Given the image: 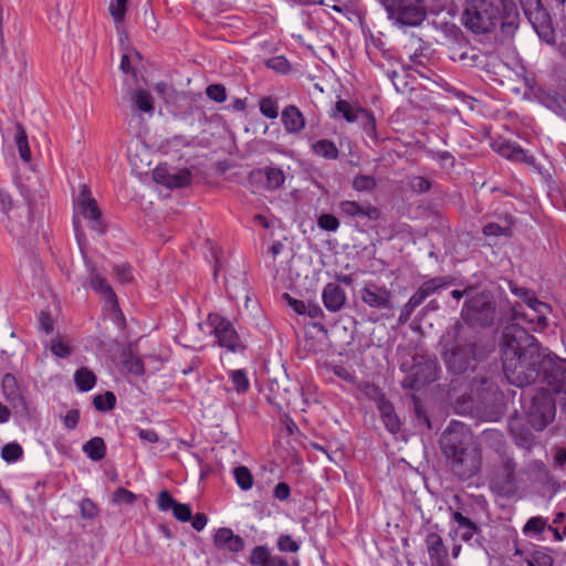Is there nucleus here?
<instances>
[{"label":"nucleus","instance_id":"nucleus-28","mask_svg":"<svg viewBox=\"0 0 566 566\" xmlns=\"http://www.w3.org/2000/svg\"><path fill=\"white\" fill-rule=\"evenodd\" d=\"M509 426L515 443L521 448L530 450L535 439L532 431L518 418L512 419Z\"/></svg>","mask_w":566,"mask_h":566},{"label":"nucleus","instance_id":"nucleus-50","mask_svg":"<svg viewBox=\"0 0 566 566\" xmlns=\"http://www.w3.org/2000/svg\"><path fill=\"white\" fill-rule=\"evenodd\" d=\"M546 527V520L543 518L542 516H535V517H532L530 518L524 528H523V532L524 534H535V535H539L544 532Z\"/></svg>","mask_w":566,"mask_h":566},{"label":"nucleus","instance_id":"nucleus-61","mask_svg":"<svg viewBox=\"0 0 566 566\" xmlns=\"http://www.w3.org/2000/svg\"><path fill=\"white\" fill-rule=\"evenodd\" d=\"M51 352L53 355L61 358H66L72 354L71 347L59 339H53L51 342Z\"/></svg>","mask_w":566,"mask_h":566},{"label":"nucleus","instance_id":"nucleus-32","mask_svg":"<svg viewBox=\"0 0 566 566\" xmlns=\"http://www.w3.org/2000/svg\"><path fill=\"white\" fill-rule=\"evenodd\" d=\"M543 104L554 113L566 117V92H549L543 95Z\"/></svg>","mask_w":566,"mask_h":566},{"label":"nucleus","instance_id":"nucleus-9","mask_svg":"<svg viewBox=\"0 0 566 566\" xmlns=\"http://www.w3.org/2000/svg\"><path fill=\"white\" fill-rule=\"evenodd\" d=\"M555 413V399L551 391L541 389L532 398L527 410V420L536 431H542L554 420Z\"/></svg>","mask_w":566,"mask_h":566},{"label":"nucleus","instance_id":"nucleus-1","mask_svg":"<svg viewBox=\"0 0 566 566\" xmlns=\"http://www.w3.org/2000/svg\"><path fill=\"white\" fill-rule=\"evenodd\" d=\"M546 349L520 324L506 325L501 336V359L507 381L516 387L535 382L542 375Z\"/></svg>","mask_w":566,"mask_h":566},{"label":"nucleus","instance_id":"nucleus-55","mask_svg":"<svg viewBox=\"0 0 566 566\" xmlns=\"http://www.w3.org/2000/svg\"><path fill=\"white\" fill-rule=\"evenodd\" d=\"M171 511L176 520L182 523L191 521L192 512L189 505L177 502Z\"/></svg>","mask_w":566,"mask_h":566},{"label":"nucleus","instance_id":"nucleus-34","mask_svg":"<svg viewBox=\"0 0 566 566\" xmlns=\"http://www.w3.org/2000/svg\"><path fill=\"white\" fill-rule=\"evenodd\" d=\"M83 452L93 461H101L106 453V446L101 437H94L83 444Z\"/></svg>","mask_w":566,"mask_h":566},{"label":"nucleus","instance_id":"nucleus-8","mask_svg":"<svg viewBox=\"0 0 566 566\" xmlns=\"http://www.w3.org/2000/svg\"><path fill=\"white\" fill-rule=\"evenodd\" d=\"M454 281V277L451 275L436 276L424 281L402 306L398 317L399 324H406L415 310L420 306L427 297L453 285Z\"/></svg>","mask_w":566,"mask_h":566},{"label":"nucleus","instance_id":"nucleus-47","mask_svg":"<svg viewBox=\"0 0 566 566\" xmlns=\"http://www.w3.org/2000/svg\"><path fill=\"white\" fill-rule=\"evenodd\" d=\"M530 473L541 483H548L551 480L549 471L542 461H532L527 467Z\"/></svg>","mask_w":566,"mask_h":566},{"label":"nucleus","instance_id":"nucleus-29","mask_svg":"<svg viewBox=\"0 0 566 566\" xmlns=\"http://www.w3.org/2000/svg\"><path fill=\"white\" fill-rule=\"evenodd\" d=\"M281 118L287 133H298L305 126L303 114L294 105L286 106L282 112Z\"/></svg>","mask_w":566,"mask_h":566},{"label":"nucleus","instance_id":"nucleus-45","mask_svg":"<svg viewBox=\"0 0 566 566\" xmlns=\"http://www.w3.org/2000/svg\"><path fill=\"white\" fill-rule=\"evenodd\" d=\"M237 484L244 491H248L253 485V476L247 467L240 465L233 470Z\"/></svg>","mask_w":566,"mask_h":566},{"label":"nucleus","instance_id":"nucleus-33","mask_svg":"<svg viewBox=\"0 0 566 566\" xmlns=\"http://www.w3.org/2000/svg\"><path fill=\"white\" fill-rule=\"evenodd\" d=\"M527 566H554L555 559L552 556V551L545 547L534 549L525 558Z\"/></svg>","mask_w":566,"mask_h":566},{"label":"nucleus","instance_id":"nucleus-20","mask_svg":"<svg viewBox=\"0 0 566 566\" xmlns=\"http://www.w3.org/2000/svg\"><path fill=\"white\" fill-rule=\"evenodd\" d=\"M426 546L432 566H449L448 549L438 533H428L426 536Z\"/></svg>","mask_w":566,"mask_h":566},{"label":"nucleus","instance_id":"nucleus-54","mask_svg":"<svg viewBox=\"0 0 566 566\" xmlns=\"http://www.w3.org/2000/svg\"><path fill=\"white\" fill-rule=\"evenodd\" d=\"M207 96L217 102L222 103L227 98L226 87L222 84H211L206 90Z\"/></svg>","mask_w":566,"mask_h":566},{"label":"nucleus","instance_id":"nucleus-31","mask_svg":"<svg viewBox=\"0 0 566 566\" xmlns=\"http://www.w3.org/2000/svg\"><path fill=\"white\" fill-rule=\"evenodd\" d=\"M130 94L132 107L134 111L147 113L149 115L154 112V103L151 94L143 88L133 91Z\"/></svg>","mask_w":566,"mask_h":566},{"label":"nucleus","instance_id":"nucleus-17","mask_svg":"<svg viewBox=\"0 0 566 566\" xmlns=\"http://www.w3.org/2000/svg\"><path fill=\"white\" fill-rule=\"evenodd\" d=\"M90 277L92 289L104 297L106 304L109 306V310L114 313L115 318L120 322L124 328L125 317L119 308L117 296L111 285L102 275L95 272V270L91 272Z\"/></svg>","mask_w":566,"mask_h":566},{"label":"nucleus","instance_id":"nucleus-53","mask_svg":"<svg viewBox=\"0 0 566 566\" xmlns=\"http://www.w3.org/2000/svg\"><path fill=\"white\" fill-rule=\"evenodd\" d=\"M353 187L357 191L371 190L376 187V180L371 176L358 175L353 180Z\"/></svg>","mask_w":566,"mask_h":566},{"label":"nucleus","instance_id":"nucleus-56","mask_svg":"<svg viewBox=\"0 0 566 566\" xmlns=\"http://www.w3.org/2000/svg\"><path fill=\"white\" fill-rule=\"evenodd\" d=\"M317 224L321 229L326 231H336L339 227L338 219L329 213H323L317 219Z\"/></svg>","mask_w":566,"mask_h":566},{"label":"nucleus","instance_id":"nucleus-26","mask_svg":"<svg viewBox=\"0 0 566 566\" xmlns=\"http://www.w3.org/2000/svg\"><path fill=\"white\" fill-rule=\"evenodd\" d=\"M342 213L348 217L366 218L368 220H377L379 210L370 203H358L356 201L345 200L339 203Z\"/></svg>","mask_w":566,"mask_h":566},{"label":"nucleus","instance_id":"nucleus-5","mask_svg":"<svg viewBox=\"0 0 566 566\" xmlns=\"http://www.w3.org/2000/svg\"><path fill=\"white\" fill-rule=\"evenodd\" d=\"M500 7L492 0H465L462 22L476 34L490 33L499 24Z\"/></svg>","mask_w":566,"mask_h":566},{"label":"nucleus","instance_id":"nucleus-38","mask_svg":"<svg viewBox=\"0 0 566 566\" xmlns=\"http://www.w3.org/2000/svg\"><path fill=\"white\" fill-rule=\"evenodd\" d=\"M74 381L78 390L88 391L96 382V376L86 367L77 369L74 374Z\"/></svg>","mask_w":566,"mask_h":566},{"label":"nucleus","instance_id":"nucleus-41","mask_svg":"<svg viewBox=\"0 0 566 566\" xmlns=\"http://www.w3.org/2000/svg\"><path fill=\"white\" fill-rule=\"evenodd\" d=\"M127 0H112L109 4V13L114 19L116 30L120 32L123 27Z\"/></svg>","mask_w":566,"mask_h":566},{"label":"nucleus","instance_id":"nucleus-6","mask_svg":"<svg viewBox=\"0 0 566 566\" xmlns=\"http://www.w3.org/2000/svg\"><path fill=\"white\" fill-rule=\"evenodd\" d=\"M460 316L470 326L490 327L496 318V303L490 292H480L467 298Z\"/></svg>","mask_w":566,"mask_h":566},{"label":"nucleus","instance_id":"nucleus-27","mask_svg":"<svg viewBox=\"0 0 566 566\" xmlns=\"http://www.w3.org/2000/svg\"><path fill=\"white\" fill-rule=\"evenodd\" d=\"M452 520L457 523L454 533L465 543H469L475 535L481 533V528L476 523L459 511H452Z\"/></svg>","mask_w":566,"mask_h":566},{"label":"nucleus","instance_id":"nucleus-40","mask_svg":"<svg viewBox=\"0 0 566 566\" xmlns=\"http://www.w3.org/2000/svg\"><path fill=\"white\" fill-rule=\"evenodd\" d=\"M122 361L125 368L132 374L143 375L145 373L142 359L134 355L130 349L122 352Z\"/></svg>","mask_w":566,"mask_h":566},{"label":"nucleus","instance_id":"nucleus-62","mask_svg":"<svg viewBox=\"0 0 566 566\" xmlns=\"http://www.w3.org/2000/svg\"><path fill=\"white\" fill-rule=\"evenodd\" d=\"M81 514L84 518H93L97 515L98 510L91 499L82 500L80 504Z\"/></svg>","mask_w":566,"mask_h":566},{"label":"nucleus","instance_id":"nucleus-30","mask_svg":"<svg viewBox=\"0 0 566 566\" xmlns=\"http://www.w3.org/2000/svg\"><path fill=\"white\" fill-rule=\"evenodd\" d=\"M496 151L511 160L523 161L527 164H534V157L527 155V153L516 143L502 142L497 145Z\"/></svg>","mask_w":566,"mask_h":566},{"label":"nucleus","instance_id":"nucleus-48","mask_svg":"<svg viewBox=\"0 0 566 566\" xmlns=\"http://www.w3.org/2000/svg\"><path fill=\"white\" fill-rule=\"evenodd\" d=\"M260 112L263 116L274 119L279 115V104L272 96L263 97L260 101Z\"/></svg>","mask_w":566,"mask_h":566},{"label":"nucleus","instance_id":"nucleus-52","mask_svg":"<svg viewBox=\"0 0 566 566\" xmlns=\"http://www.w3.org/2000/svg\"><path fill=\"white\" fill-rule=\"evenodd\" d=\"M276 545L281 552L285 553H296L300 549V544L287 534L280 535Z\"/></svg>","mask_w":566,"mask_h":566},{"label":"nucleus","instance_id":"nucleus-19","mask_svg":"<svg viewBox=\"0 0 566 566\" xmlns=\"http://www.w3.org/2000/svg\"><path fill=\"white\" fill-rule=\"evenodd\" d=\"M499 24L503 33L511 35L520 25V13L514 0H499Z\"/></svg>","mask_w":566,"mask_h":566},{"label":"nucleus","instance_id":"nucleus-36","mask_svg":"<svg viewBox=\"0 0 566 566\" xmlns=\"http://www.w3.org/2000/svg\"><path fill=\"white\" fill-rule=\"evenodd\" d=\"M312 150L315 155L325 159H337L339 150L336 145L329 139H319L312 145Z\"/></svg>","mask_w":566,"mask_h":566},{"label":"nucleus","instance_id":"nucleus-42","mask_svg":"<svg viewBox=\"0 0 566 566\" xmlns=\"http://www.w3.org/2000/svg\"><path fill=\"white\" fill-rule=\"evenodd\" d=\"M264 174L266 177L268 189L275 190L279 189L284 184L285 175L281 168L266 167L264 168Z\"/></svg>","mask_w":566,"mask_h":566},{"label":"nucleus","instance_id":"nucleus-49","mask_svg":"<svg viewBox=\"0 0 566 566\" xmlns=\"http://www.w3.org/2000/svg\"><path fill=\"white\" fill-rule=\"evenodd\" d=\"M230 378L233 382L234 389L238 392H245L250 387V382L247 373L243 369H237L230 371Z\"/></svg>","mask_w":566,"mask_h":566},{"label":"nucleus","instance_id":"nucleus-63","mask_svg":"<svg viewBox=\"0 0 566 566\" xmlns=\"http://www.w3.org/2000/svg\"><path fill=\"white\" fill-rule=\"evenodd\" d=\"M78 421H80V411L77 409L69 410L63 418L64 427L69 430L75 429Z\"/></svg>","mask_w":566,"mask_h":566},{"label":"nucleus","instance_id":"nucleus-46","mask_svg":"<svg viewBox=\"0 0 566 566\" xmlns=\"http://www.w3.org/2000/svg\"><path fill=\"white\" fill-rule=\"evenodd\" d=\"M23 455L22 447L17 442H10L3 446L1 450V458L8 462L12 463L20 460Z\"/></svg>","mask_w":566,"mask_h":566},{"label":"nucleus","instance_id":"nucleus-37","mask_svg":"<svg viewBox=\"0 0 566 566\" xmlns=\"http://www.w3.org/2000/svg\"><path fill=\"white\" fill-rule=\"evenodd\" d=\"M335 112L340 114L348 123H358L360 119V113L365 112V108H354L347 101L338 99L335 104Z\"/></svg>","mask_w":566,"mask_h":566},{"label":"nucleus","instance_id":"nucleus-22","mask_svg":"<svg viewBox=\"0 0 566 566\" xmlns=\"http://www.w3.org/2000/svg\"><path fill=\"white\" fill-rule=\"evenodd\" d=\"M249 563L252 566H291L287 558L274 555L268 546H255L249 556Z\"/></svg>","mask_w":566,"mask_h":566},{"label":"nucleus","instance_id":"nucleus-59","mask_svg":"<svg viewBox=\"0 0 566 566\" xmlns=\"http://www.w3.org/2000/svg\"><path fill=\"white\" fill-rule=\"evenodd\" d=\"M177 503V501L171 496L169 491L163 490L157 497V505L158 509L163 512H167L169 510H172L174 505Z\"/></svg>","mask_w":566,"mask_h":566},{"label":"nucleus","instance_id":"nucleus-57","mask_svg":"<svg viewBox=\"0 0 566 566\" xmlns=\"http://www.w3.org/2000/svg\"><path fill=\"white\" fill-rule=\"evenodd\" d=\"M265 65L279 73H286L290 70V63L284 56H273L266 60Z\"/></svg>","mask_w":566,"mask_h":566},{"label":"nucleus","instance_id":"nucleus-58","mask_svg":"<svg viewBox=\"0 0 566 566\" xmlns=\"http://www.w3.org/2000/svg\"><path fill=\"white\" fill-rule=\"evenodd\" d=\"M483 234L486 237H500V235H510L511 234V228L510 227H501L500 224L495 222H490L483 227L482 230Z\"/></svg>","mask_w":566,"mask_h":566},{"label":"nucleus","instance_id":"nucleus-18","mask_svg":"<svg viewBox=\"0 0 566 566\" xmlns=\"http://www.w3.org/2000/svg\"><path fill=\"white\" fill-rule=\"evenodd\" d=\"M153 178L157 184L169 189H178L188 186L192 176L188 169L175 170L166 166H159L154 170Z\"/></svg>","mask_w":566,"mask_h":566},{"label":"nucleus","instance_id":"nucleus-35","mask_svg":"<svg viewBox=\"0 0 566 566\" xmlns=\"http://www.w3.org/2000/svg\"><path fill=\"white\" fill-rule=\"evenodd\" d=\"M14 139L21 159L25 163H29L31 160L32 154L29 147L28 135L22 124L19 122H15Z\"/></svg>","mask_w":566,"mask_h":566},{"label":"nucleus","instance_id":"nucleus-12","mask_svg":"<svg viewBox=\"0 0 566 566\" xmlns=\"http://www.w3.org/2000/svg\"><path fill=\"white\" fill-rule=\"evenodd\" d=\"M516 464L511 458H503L500 469L491 479V486L501 495H513L517 489Z\"/></svg>","mask_w":566,"mask_h":566},{"label":"nucleus","instance_id":"nucleus-24","mask_svg":"<svg viewBox=\"0 0 566 566\" xmlns=\"http://www.w3.org/2000/svg\"><path fill=\"white\" fill-rule=\"evenodd\" d=\"M471 394L476 397L479 402L486 406L492 402L496 394V386L491 378L476 375L471 382Z\"/></svg>","mask_w":566,"mask_h":566},{"label":"nucleus","instance_id":"nucleus-64","mask_svg":"<svg viewBox=\"0 0 566 566\" xmlns=\"http://www.w3.org/2000/svg\"><path fill=\"white\" fill-rule=\"evenodd\" d=\"M282 297L287 302L289 306H291L296 314L305 315V302L296 300L287 293H284Z\"/></svg>","mask_w":566,"mask_h":566},{"label":"nucleus","instance_id":"nucleus-4","mask_svg":"<svg viewBox=\"0 0 566 566\" xmlns=\"http://www.w3.org/2000/svg\"><path fill=\"white\" fill-rule=\"evenodd\" d=\"M24 197V208L13 207L11 196L4 190L0 189V210L8 216L10 232L19 238L27 235H35V220L38 219L36 202L31 197L28 190H21Z\"/></svg>","mask_w":566,"mask_h":566},{"label":"nucleus","instance_id":"nucleus-3","mask_svg":"<svg viewBox=\"0 0 566 566\" xmlns=\"http://www.w3.org/2000/svg\"><path fill=\"white\" fill-rule=\"evenodd\" d=\"M441 346L443 361L448 370L455 375L473 370L490 353L479 336L460 323L442 338Z\"/></svg>","mask_w":566,"mask_h":566},{"label":"nucleus","instance_id":"nucleus-16","mask_svg":"<svg viewBox=\"0 0 566 566\" xmlns=\"http://www.w3.org/2000/svg\"><path fill=\"white\" fill-rule=\"evenodd\" d=\"M366 392L376 399L380 417L386 428L391 433L398 432L400 430V421L392 403L386 399L385 395L380 392L379 388L375 385H368Z\"/></svg>","mask_w":566,"mask_h":566},{"label":"nucleus","instance_id":"nucleus-51","mask_svg":"<svg viewBox=\"0 0 566 566\" xmlns=\"http://www.w3.org/2000/svg\"><path fill=\"white\" fill-rule=\"evenodd\" d=\"M137 496L132 491L125 489V488H118L113 493V502L115 504H127L132 505L136 501Z\"/></svg>","mask_w":566,"mask_h":566},{"label":"nucleus","instance_id":"nucleus-43","mask_svg":"<svg viewBox=\"0 0 566 566\" xmlns=\"http://www.w3.org/2000/svg\"><path fill=\"white\" fill-rule=\"evenodd\" d=\"M93 405L98 411H109L115 408L116 396L112 391H106L103 395H96L93 399Z\"/></svg>","mask_w":566,"mask_h":566},{"label":"nucleus","instance_id":"nucleus-23","mask_svg":"<svg viewBox=\"0 0 566 566\" xmlns=\"http://www.w3.org/2000/svg\"><path fill=\"white\" fill-rule=\"evenodd\" d=\"M325 308L332 313L339 312L346 303V292L337 283H327L322 292Z\"/></svg>","mask_w":566,"mask_h":566},{"label":"nucleus","instance_id":"nucleus-13","mask_svg":"<svg viewBox=\"0 0 566 566\" xmlns=\"http://www.w3.org/2000/svg\"><path fill=\"white\" fill-rule=\"evenodd\" d=\"M210 324L213 326V333L221 347L231 352L242 349L240 337L230 321L218 314L209 315Z\"/></svg>","mask_w":566,"mask_h":566},{"label":"nucleus","instance_id":"nucleus-2","mask_svg":"<svg viewBox=\"0 0 566 566\" xmlns=\"http://www.w3.org/2000/svg\"><path fill=\"white\" fill-rule=\"evenodd\" d=\"M439 444L448 469L457 479L467 481L480 473L482 452L468 426L451 421Z\"/></svg>","mask_w":566,"mask_h":566},{"label":"nucleus","instance_id":"nucleus-14","mask_svg":"<svg viewBox=\"0 0 566 566\" xmlns=\"http://www.w3.org/2000/svg\"><path fill=\"white\" fill-rule=\"evenodd\" d=\"M77 203L81 214L90 221L91 229L96 231L98 234L104 233L105 226L102 220L101 210L86 185L81 186Z\"/></svg>","mask_w":566,"mask_h":566},{"label":"nucleus","instance_id":"nucleus-44","mask_svg":"<svg viewBox=\"0 0 566 566\" xmlns=\"http://www.w3.org/2000/svg\"><path fill=\"white\" fill-rule=\"evenodd\" d=\"M360 119L358 123L361 125L364 132L368 137H370L373 140L377 142V132H376V119L371 112L365 109L364 113H360Z\"/></svg>","mask_w":566,"mask_h":566},{"label":"nucleus","instance_id":"nucleus-15","mask_svg":"<svg viewBox=\"0 0 566 566\" xmlns=\"http://www.w3.org/2000/svg\"><path fill=\"white\" fill-rule=\"evenodd\" d=\"M526 18L543 42L547 43L548 45L555 44L556 36L552 18L543 6L527 12Z\"/></svg>","mask_w":566,"mask_h":566},{"label":"nucleus","instance_id":"nucleus-10","mask_svg":"<svg viewBox=\"0 0 566 566\" xmlns=\"http://www.w3.org/2000/svg\"><path fill=\"white\" fill-rule=\"evenodd\" d=\"M541 377L555 394L566 392V359L546 349Z\"/></svg>","mask_w":566,"mask_h":566},{"label":"nucleus","instance_id":"nucleus-11","mask_svg":"<svg viewBox=\"0 0 566 566\" xmlns=\"http://www.w3.org/2000/svg\"><path fill=\"white\" fill-rule=\"evenodd\" d=\"M361 301L370 308L391 311L394 308V294L385 285L368 281L359 291Z\"/></svg>","mask_w":566,"mask_h":566},{"label":"nucleus","instance_id":"nucleus-7","mask_svg":"<svg viewBox=\"0 0 566 566\" xmlns=\"http://www.w3.org/2000/svg\"><path fill=\"white\" fill-rule=\"evenodd\" d=\"M388 19L398 28L419 27L427 18L423 0H379Z\"/></svg>","mask_w":566,"mask_h":566},{"label":"nucleus","instance_id":"nucleus-39","mask_svg":"<svg viewBox=\"0 0 566 566\" xmlns=\"http://www.w3.org/2000/svg\"><path fill=\"white\" fill-rule=\"evenodd\" d=\"M483 55L476 49H468L467 51L460 52L457 54L455 52L451 55L453 61H461L465 66H480L483 63Z\"/></svg>","mask_w":566,"mask_h":566},{"label":"nucleus","instance_id":"nucleus-25","mask_svg":"<svg viewBox=\"0 0 566 566\" xmlns=\"http://www.w3.org/2000/svg\"><path fill=\"white\" fill-rule=\"evenodd\" d=\"M213 543L219 549H228L232 553L241 552L245 545L244 539L228 527H221L216 532Z\"/></svg>","mask_w":566,"mask_h":566},{"label":"nucleus","instance_id":"nucleus-21","mask_svg":"<svg viewBox=\"0 0 566 566\" xmlns=\"http://www.w3.org/2000/svg\"><path fill=\"white\" fill-rule=\"evenodd\" d=\"M2 392L12 408L19 411H27V402L21 394L17 378L12 374H6L2 378Z\"/></svg>","mask_w":566,"mask_h":566},{"label":"nucleus","instance_id":"nucleus-60","mask_svg":"<svg viewBox=\"0 0 566 566\" xmlns=\"http://www.w3.org/2000/svg\"><path fill=\"white\" fill-rule=\"evenodd\" d=\"M114 273L117 280L123 283H129L133 281L132 268L128 264H117L114 266Z\"/></svg>","mask_w":566,"mask_h":566}]
</instances>
